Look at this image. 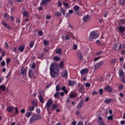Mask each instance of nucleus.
I'll list each match as a JSON object with an SVG mask.
<instances>
[{
	"label": "nucleus",
	"instance_id": "obj_1",
	"mask_svg": "<svg viewBox=\"0 0 125 125\" xmlns=\"http://www.w3.org/2000/svg\"><path fill=\"white\" fill-rule=\"evenodd\" d=\"M50 75L52 78L57 77L59 75V68L58 64L56 63H52L50 67Z\"/></svg>",
	"mask_w": 125,
	"mask_h": 125
},
{
	"label": "nucleus",
	"instance_id": "obj_2",
	"mask_svg": "<svg viewBox=\"0 0 125 125\" xmlns=\"http://www.w3.org/2000/svg\"><path fill=\"white\" fill-rule=\"evenodd\" d=\"M53 101L51 99H49L45 105L48 113L49 115L52 114V111L58 107V105L56 104L52 105L51 108L50 107L52 104Z\"/></svg>",
	"mask_w": 125,
	"mask_h": 125
},
{
	"label": "nucleus",
	"instance_id": "obj_3",
	"mask_svg": "<svg viewBox=\"0 0 125 125\" xmlns=\"http://www.w3.org/2000/svg\"><path fill=\"white\" fill-rule=\"evenodd\" d=\"M99 37V35L95 32L92 31L90 33L89 40L91 42H93L94 40L97 39Z\"/></svg>",
	"mask_w": 125,
	"mask_h": 125
},
{
	"label": "nucleus",
	"instance_id": "obj_4",
	"mask_svg": "<svg viewBox=\"0 0 125 125\" xmlns=\"http://www.w3.org/2000/svg\"><path fill=\"white\" fill-rule=\"evenodd\" d=\"M103 65V62H98L96 63L95 65H94V69L97 70L99 69L100 67H102Z\"/></svg>",
	"mask_w": 125,
	"mask_h": 125
},
{
	"label": "nucleus",
	"instance_id": "obj_5",
	"mask_svg": "<svg viewBox=\"0 0 125 125\" xmlns=\"http://www.w3.org/2000/svg\"><path fill=\"white\" fill-rule=\"evenodd\" d=\"M88 72H89V70L88 68H83V69H81L80 71V73L82 75V76H83L88 73Z\"/></svg>",
	"mask_w": 125,
	"mask_h": 125
},
{
	"label": "nucleus",
	"instance_id": "obj_6",
	"mask_svg": "<svg viewBox=\"0 0 125 125\" xmlns=\"http://www.w3.org/2000/svg\"><path fill=\"white\" fill-rule=\"evenodd\" d=\"M98 124L99 125H106L105 123L102 121V118L100 116L98 117Z\"/></svg>",
	"mask_w": 125,
	"mask_h": 125
},
{
	"label": "nucleus",
	"instance_id": "obj_7",
	"mask_svg": "<svg viewBox=\"0 0 125 125\" xmlns=\"http://www.w3.org/2000/svg\"><path fill=\"white\" fill-rule=\"evenodd\" d=\"M1 23L5 28H7L8 30H10L11 28L10 26L4 21H1Z\"/></svg>",
	"mask_w": 125,
	"mask_h": 125
},
{
	"label": "nucleus",
	"instance_id": "obj_8",
	"mask_svg": "<svg viewBox=\"0 0 125 125\" xmlns=\"http://www.w3.org/2000/svg\"><path fill=\"white\" fill-rule=\"evenodd\" d=\"M68 76V71L67 70H66L65 69L63 70V71L62 73V76L63 78H66Z\"/></svg>",
	"mask_w": 125,
	"mask_h": 125
},
{
	"label": "nucleus",
	"instance_id": "obj_9",
	"mask_svg": "<svg viewBox=\"0 0 125 125\" xmlns=\"http://www.w3.org/2000/svg\"><path fill=\"white\" fill-rule=\"evenodd\" d=\"M104 90L108 92H111L112 91V89L110 86H106L104 87Z\"/></svg>",
	"mask_w": 125,
	"mask_h": 125
},
{
	"label": "nucleus",
	"instance_id": "obj_10",
	"mask_svg": "<svg viewBox=\"0 0 125 125\" xmlns=\"http://www.w3.org/2000/svg\"><path fill=\"white\" fill-rule=\"evenodd\" d=\"M118 31L120 32L121 33H123L125 31V27L120 26L118 28Z\"/></svg>",
	"mask_w": 125,
	"mask_h": 125
},
{
	"label": "nucleus",
	"instance_id": "obj_11",
	"mask_svg": "<svg viewBox=\"0 0 125 125\" xmlns=\"http://www.w3.org/2000/svg\"><path fill=\"white\" fill-rule=\"evenodd\" d=\"M118 74H119V77H123L124 76L125 73L124 72V70L123 69H120L119 71H118Z\"/></svg>",
	"mask_w": 125,
	"mask_h": 125
},
{
	"label": "nucleus",
	"instance_id": "obj_12",
	"mask_svg": "<svg viewBox=\"0 0 125 125\" xmlns=\"http://www.w3.org/2000/svg\"><path fill=\"white\" fill-rule=\"evenodd\" d=\"M13 110H14V107L12 106H9L7 107L6 108V110L9 113L12 112Z\"/></svg>",
	"mask_w": 125,
	"mask_h": 125
},
{
	"label": "nucleus",
	"instance_id": "obj_13",
	"mask_svg": "<svg viewBox=\"0 0 125 125\" xmlns=\"http://www.w3.org/2000/svg\"><path fill=\"white\" fill-rule=\"evenodd\" d=\"M90 20L89 17L88 16H85L83 18V21L84 22H86Z\"/></svg>",
	"mask_w": 125,
	"mask_h": 125
},
{
	"label": "nucleus",
	"instance_id": "obj_14",
	"mask_svg": "<svg viewBox=\"0 0 125 125\" xmlns=\"http://www.w3.org/2000/svg\"><path fill=\"white\" fill-rule=\"evenodd\" d=\"M50 1V0H42V1L41 4L42 5H44L46 4Z\"/></svg>",
	"mask_w": 125,
	"mask_h": 125
},
{
	"label": "nucleus",
	"instance_id": "obj_15",
	"mask_svg": "<svg viewBox=\"0 0 125 125\" xmlns=\"http://www.w3.org/2000/svg\"><path fill=\"white\" fill-rule=\"evenodd\" d=\"M78 57L79 60H82L83 59V56L81 52H79V53H78Z\"/></svg>",
	"mask_w": 125,
	"mask_h": 125
},
{
	"label": "nucleus",
	"instance_id": "obj_16",
	"mask_svg": "<svg viewBox=\"0 0 125 125\" xmlns=\"http://www.w3.org/2000/svg\"><path fill=\"white\" fill-rule=\"evenodd\" d=\"M83 103L84 101L83 100L81 101L80 104H78L77 108L80 109L83 106Z\"/></svg>",
	"mask_w": 125,
	"mask_h": 125
},
{
	"label": "nucleus",
	"instance_id": "obj_17",
	"mask_svg": "<svg viewBox=\"0 0 125 125\" xmlns=\"http://www.w3.org/2000/svg\"><path fill=\"white\" fill-rule=\"evenodd\" d=\"M77 96V94H76V93L71 92V93L69 94V96H70V97L71 99L76 97Z\"/></svg>",
	"mask_w": 125,
	"mask_h": 125
},
{
	"label": "nucleus",
	"instance_id": "obj_18",
	"mask_svg": "<svg viewBox=\"0 0 125 125\" xmlns=\"http://www.w3.org/2000/svg\"><path fill=\"white\" fill-rule=\"evenodd\" d=\"M28 74H29V77L31 78H32L34 75V74L32 70H31V69H29Z\"/></svg>",
	"mask_w": 125,
	"mask_h": 125
},
{
	"label": "nucleus",
	"instance_id": "obj_19",
	"mask_svg": "<svg viewBox=\"0 0 125 125\" xmlns=\"http://www.w3.org/2000/svg\"><path fill=\"white\" fill-rule=\"evenodd\" d=\"M75 84V81H72V80H69L68 81V85L70 86H74Z\"/></svg>",
	"mask_w": 125,
	"mask_h": 125
},
{
	"label": "nucleus",
	"instance_id": "obj_20",
	"mask_svg": "<svg viewBox=\"0 0 125 125\" xmlns=\"http://www.w3.org/2000/svg\"><path fill=\"white\" fill-rule=\"evenodd\" d=\"M112 99H106L105 100H104V103L106 104H110L112 102Z\"/></svg>",
	"mask_w": 125,
	"mask_h": 125
},
{
	"label": "nucleus",
	"instance_id": "obj_21",
	"mask_svg": "<svg viewBox=\"0 0 125 125\" xmlns=\"http://www.w3.org/2000/svg\"><path fill=\"white\" fill-rule=\"evenodd\" d=\"M24 47L23 45H21L19 47L18 49L21 52H22L24 50Z\"/></svg>",
	"mask_w": 125,
	"mask_h": 125
},
{
	"label": "nucleus",
	"instance_id": "obj_22",
	"mask_svg": "<svg viewBox=\"0 0 125 125\" xmlns=\"http://www.w3.org/2000/svg\"><path fill=\"white\" fill-rule=\"evenodd\" d=\"M96 43L97 45H98L99 46H102L104 45V43H102V42H101L99 40H97Z\"/></svg>",
	"mask_w": 125,
	"mask_h": 125
},
{
	"label": "nucleus",
	"instance_id": "obj_23",
	"mask_svg": "<svg viewBox=\"0 0 125 125\" xmlns=\"http://www.w3.org/2000/svg\"><path fill=\"white\" fill-rule=\"evenodd\" d=\"M23 17H29L28 12L26 11H24L22 12Z\"/></svg>",
	"mask_w": 125,
	"mask_h": 125
},
{
	"label": "nucleus",
	"instance_id": "obj_24",
	"mask_svg": "<svg viewBox=\"0 0 125 125\" xmlns=\"http://www.w3.org/2000/svg\"><path fill=\"white\" fill-rule=\"evenodd\" d=\"M34 117H35L36 120L41 119L42 118V116L40 115H34Z\"/></svg>",
	"mask_w": 125,
	"mask_h": 125
},
{
	"label": "nucleus",
	"instance_id": "obj_25",
	"mask_svg": "<svg viewBox=\"0 0 125 125\" xmlns=\"http://www.w3.org/2000/svg\"><path fill=\"white\" fill-rule=\"evenodd\" d=\"M0 89L4 92L6 90L5 86H4V85H0Z\"/></svg>",
	"mask_w": 125,
	"mask_h": 125
},
{
	"label": "nucleus",
	"instance_id": "obj_26",
	"mask_svg": "<svg viewBox=\"0 0 125 125\" xmlns=\"http://www.w3.org/2000/svg\"><path fill=\"white\" fill-rule=\"evenodd\" d=\"M35 121H36V119H35V118L34 117V116L33 115L30 119V123H33L34 122H35Z\"/></svg>",
	"mask_w": 125,
	"mask_h": 125
},
{
	"label": "nucleus",
	"instance_id": "obj_27",
	"mask_svg": "<svg viewBox=\"0 0 125 125\" xmlns=\"http://www.w3.org/2000/svg\"><path fill=\"white\" fill-rule=\"evenodd\" d=\"M35 121H36V119H35V118L34 117V116L33 115L30 119V123H33L34 122H35Z\"/></svg>",
	"mask_w": 125,
	"mask_h": 125
},
{
	"label": "nucleus",
	"instance_id": "obj_28",
	"mask_svg": "<svg viewBox=\"0 0 125 125\" xmlns=\"http://www.w3.org/2000/svg\"><path fill=\"white\" fill-rule=\"evenodd\" d=\"M61 15H62L61 12H58V11L56 12L55 13V14H54V16H55V17H59V16H60Z\"/></svg>",
	"mask_w": 125,
	"mask_h": 125
},
{
	"label": "nucleus",
	"instance_id": "obj_29",
	"mask_svg": "<svg viewBox=\"0 0 125 125\" xmlns=\"http://www.w3.org/2000/svg\"><path fill=\"white\" fill-rule=\"evenodd\" d=\"M39 100H40V101L41 103L42 104H44V101H43V97L40 95L39 97Z\"/></svg>",
	"mask_w": 125,
	"mask_h": 125
},
{
	"label": "nucleus",
	"instance_id": "obj_30",
	"mask_svg": "<svg viewBox=\"0 0 125 125\" xmlns=\"http://www.w3.org/2000/svg\"><path fill=\"white\" fill-rule=\"evenodd\" d=\"M125 4V0H119V5L122 6Z\"/></svg>",
	"mask_w": 125,
	"mask_h": 125
},
{
	"label": "nucleus",
	"instance_id": "obj_31",
	"mask_svg": "<svg viewBox=\"0 0 125 125\" xmlns=\"http://www.w3.org/2000/svg\"><path fill=\"white\" fill-rule=\"evenodd\" d=\"M63 4L64 5V7L65 8H67V9H69L70 8V6L68 4V3L66 2H63Z\"/></svg>",
	"mask_w": 125,
	"mask_h": 125
},
{
	"label": "nucleus",
	"instance_id": "obj_32",
	"mask_svg": "<svg viewBox=\"0 0 125 125\" xmlns=\"http://www.w3.org/2000/svg\"><path fill=\"white\" fill-rule=\"evenodd\" d=\"M26 72L25 68L22 67L21 69V75H24Z\"/></svg>",
	"mask_w": 125,
	"mask_h": 125
},
{
	"label": "nucleus",
	"instance_id": "obj_33",
	"mask_svg": "<svg viewBox=\"0 0 125 125\" xmlns=\"http://www.w3.org/2000/svg\"><path fill=\"white\" fill-rule=\"evenodd\" d=\"M64 62L63 61H61L60 63L59 64V66L62 69L63 68Z\"/></svg>",
	"mask_w": 125,
	"mask_h": 125
},
{
	"label": "nucleus",
	"instance_id": "obj_34",
	"mask_svg": "<svg viewBox=\"0 0 125 125\" xmlns=\"http://www.w3.org/2000/svg\"><path fill=\"white\" fill-rule=\"evenodd\" d=\"M61 11L62 13L63 16L65 15L66 10L63 7L61 8Z\"/></svg>",
	"mask_w": 125,
	"mask_h": 125
},
{
	"label": "nucleus",
	"instance_id": "obj_35",
	"mask_svg": "<svg viewBox=\"0 0 125 125\" xmlns=\"http://www.w3.org/2000/svg\"><path fill=\"white\" fill-rule=\"evenodd\" d=\"M125 48V45L123 44H121L118 47V49L120 50L122 49H124Z\"/></svg>",
	"mask_w": 125,
	"mask_h": 125
},
{
	"label": "nucleus",
	"instance_id": "obj_36",
	"mask_svg": "<svg viewBox=\"0 0 125 125\" xmlns=\"http://www.w3.org/2000/svg\"><path fill=\"white\" fill-rule=\"evenodd\" d=\"M112 49H113V50H120V49H119V48H118L117 44H114V46H113V47H112Z\"/></svg>",
	"mask_w": 125,
	"mask_h": 125
},
{
	"label": "nucleus",
	"instance_id": "obj_37",
	"mask_svg": "<svg viewBox=\"0 0 125 125\" xmlns=\"http://www.w3.org/2000/svg\"><path fill=\"white\" fill-rule=\"evenodd\" d=\"M53 60L55 61H59L61 60V59L58 57V56H56V57H54Z\"/></svg>",
	"mask_w": 125,
	"mask_h": 125
},
{
	"label": "nucleus",
	"instance_id": "obj_38",
	"mask_svg": "<svg viewBox=\"0 0 125 125\" xmlns=\"http://www.w3.org/2000/svg\"><path fill=\"white\" fill-rule=\"evenodd\" d=\"M80 9L79 6V5H75L74 7V9L75 11H78Z\"/></svg>",
	"mask_w": 125,
	"mask_h": 125
},
{
	"label": "nucleus",
	"instance_id": "obj_39",
	"mask_svg": "<svg viewBox=\"0 0 125 125\" xmlns=\"http://www.w3.org/2000/svg\"><path fill=\"white\" fill-rule=\"evenodd\" d=\"M80 92L83 93L84 92V87L83 86H82V87L79 89Z\"/></svg>",
	"mask_w": 125,
	"mask_h": 125
},
{
	"label": "nucleus",
	"instance_id": "obj_40",
	"mask_svg": "<svg viewBox=\"0 0 125 125\" xmlns=\"http://www.w3.org/2000/svg\"><path fill=\"white\" fill-rule=\"evenodd\" d=\"M34 45V42L33 41H31L29 44L30 47L33 48Z\"/></svg>",
	"mask_w": 125,
	"mask_h": 125
},
{
	"label": "nucleus",
	"instance_id": "obj_41",
	"mask_svg": "<svg viewBox=\"0 0 125 125\" xmlns=\"http://www.w3.org/2000/svg\"><path fill=\"white\" fill-rule=\"evenodd\" d=\"M43 44L45 46H47L49 44V42H48V41L44 40Z\"/></svg>",
	"mask_w": 125,
	"mask_h": 125
},
{
	"label": "nucleus",
	"instance_id": "obj_42",
	"mask_svg": "<svg viewBox=\"0 0 125 125\" xmlns=\"http://www.w3.org/2000/svg\"><path fill=\"white\" fill-rule=\"evenodd\" d=\"M31 114H32V112H27V113L26 114V116L27 117V118H29L30 117V116L31 115Z\"/></svg>",
	"mask_w": 125,
	"mask_h": 125
},
{
	"label": "nucleus",
	"instance_id": "obj_43",
	"mask_svg": "<svg viewBox=\"0 0 125 125\" xmlns=\"http://www.w3.org/2000/svg\"><path fill=\"white\" fill-rule=\"evenodd\" d=\"M59 95H60V93L59 92H57L55 94V95H54V97L55 98H57L59 97Z\"/></svg>",
	"mask_w": 125,
	"mask_h": 125
},
{
	"label": "nucleus",
	"instance_id": "obj_44",
	"mask_svg": "<svg viewBox=\"0 0 125 125\" xmlns=\"http://www.w3.org/2000/svg\"><path fill=\"white\" fill-rule=\"evenodd\" d=\"M57 53L58 54H60L62 53V49L60 48H59L57 50Z\"/></svg>",
	"mask_w": 125,
	"mask_h": 125
},
{
	"label": "nucleus",
	"instance_id": "obj_45",
	"mask_svg": "<svg viewBox=\"0 0 125 125\" xmlns=\"http://www.w3.org/2000/svg\"><path fill=\"white\" fill-rule=\"evenodd\" d=\"M21 22V20H20V18H17L16 19V23H20Z\"/></svg>",
	"mask_w": 125,
	"mask_h": 125
},
{
	"label": "nucleus",
	"instance_id": "obj_46",
	"mask_svg": "<svg viewBox=\"0 0 125 125\" xmlns=\"http://www.w3.org/2000/svg\"><path fill=\"white\" fill-rule=\"evenodd\" d=\"M103 91H104L103 89H99V93H100V95L103 94Z\"/></svg>",
	"mask_w": 125,
	"mask_h": 125
},
{
	"label": "nucleus",
	"instance_id": "obj_47",
	"mask_svg": "<svg viewBox=\"0 0 125 125\" xmlns=\"http://www.w3.org/2000/svg\"><path fill=\"white\" fill-rule=\"evenodd\" d=\"M35 108V106L33 105L32 106H30L29 107V110L30 111H33Z\"/></svg>",
	"mask_w": 125,
	"mask_h": 125
},
{
	"label": "nucleus",
	"instance_id": "obj_48",
	"mask_svg": "<svg viewBox=\"0 0 125 125\" xmlns=\"http://www.w3.org/2000/svg\"><path fill=\"white\" fill-rule=\"evenodd\" d=\"M10 19L11 20L12 22L15 21L14 17L13 16H11L10 17Z\"/></svg>",
	"mask_w": 125,
	"mask_h": 125
},
{
	"label": "nucleus",
	"instance_id": "obj_49",
	"mask_svg": "<svg viewBox=\"0 0 125 125\" xmlns=\"http://www.w3.org/2000/svg\"><path fill=\"white\" fill-rule=\"evenodd\" d=\"M15 113L18 114L19 113V110H18V108L17 107L15 108Z\"/></svg>",
	"mask_w": 125,
	"mask_h": 125
},
{
	"label": "nucleus",
	"instance_id": "obj_50",
	"mask_svg": "<svg viewBox=\"0 0 125 125\" xmlns=\"http://www.w3.org/2000/svg\"><path fill=\"white\" fill-rule=\"evenodd\" d=\"M4 80L3 76H0V84L2 83V82Z\"/></svg>",
	"mask_w": 125,
	"mask_h": 125
},
{
	"label": "nucleus",
	"instance_id": "obj_51",
	"mask_svg": "<svg viewBox=\"0 0 125 125\" xmlns=\"http://www.w3.org/2000/svg\"><path fill=\"white\" fill-rule=\"evenodd\" d=\"M11 14H12V13H13V12H14V11H15V10H16L15 7L13 6V7L11 8Z\"/></svg>",
	"mask_w": 125,
	"mask_h": 125
},
{
	"label": "nucleus",
	"instance_id": "obj_52",
	"mask_svg": "<svg viewBox=\"0 0 125 125\" xmlns=\"http://www.w3.org/2000/svg\"><path fill=\"white\" fill-rule=\"evenodd\" d=\"M101 59V57H97V58H95L94 59V62H96L98 60H99V59Z\"/></svg>",
	"mask_w": 125,
	"mask_h": 125
},
{
	"label": "nucleus",
	"instance_id": "obj_53",
	"mask_svg": "<svg viewBox=\"0 0 125 125\" xmlns=\"http://www.w3.org/2000/svg\"><path fill=\"white\" fill-rule=\"evenodd\" d=\"M107 119L108 120H113V116H109L107 117Z\"/></svg>",
	"mask_w": 125,
	"mask_h": 125
},
{
	"label": "nucleus",
	"instance_id": "obj_54",
	"mask_svg": "<svg viewBox=\"0 0 125 125\" xmlns=\"http://www.w3.org/2000/svg\"><path fill=\"white\" fill-rule=\"evenodd\" d=\"M11 60L10 59H6V64L8 65L9 64V63L10 62Z\"/></svg>",
	"mask_w": 125,
	"mask_h": 125
},
{
	"label": "nucleus",
	"instance_id": "obj_55",
	"mask_svg": "<svg viewBox=\"0 0 125 125\" xmlns=\"http://www.w3.org/2000/svg\"><path fill=\"white\" fill-rule=\"evenodd\" d=\"M116 61H117L116 59H112V60H111V62H112V63H115Z\"/></svg>",
	"mask_w": 125,
	"mask_h": 125
},
{
	"label": "nucleus",
	"instance_id": "obj_56",
	"mask_svg": "<svg viewBox=\"0 0 125 125\" xmlns=\"http://www.w3.org/2000/svg\"><path fill=\"white\" fill-rule=\"evenodd\" d=\"M85 86L87 87H90L91 86V84L90 83H86Z\"/></svg>",
	"mask_w": 125,
	"mask_h": 125
},
{
	"label": "nucleus",
	"instance_id": "obj_57",
	"mask_svg": "<svg viewBox=\"0 0 125 125\" xmlns=\"http://www.w3.org/2000/svg\"><path fill=\"white\" fill-rule=\"evenodd\" d=\"M78 48V46L76 44H74L73 46V50H76Z\"/></svg>",
	"mask_w": 125,
	"mask_h": 125
},
{
	"label": "nucleus",
	"instance_id": "obj_58",
	"mask_svg": "<svg viewBox=\"0 0 125 125\" xmlns=\"http://www.w3.org/2000/svg\"><path fill=\"white\" fill-rule=\"evenodd\" d=\"M51 16L49 15H47L46 17V20H49V19H51Z\"/></svg>",
	"mask_w": 125,
	"mask_h": 125
},
{
	"label": "nucleus",
	"instance_id": "obj_59",
	"mask_svg": "<svg viewBox=\"0 0 125 125\" xmlns=\"http://www.w3.org/2000/svg\"><path fill=\"white\" fill-rule=\"evenodd\" d=\"M36 67V64L35 63H32V65H31V68L33 69L35 68Z\"/></svg>",
	"mask_w": 125,
	"mask_h": 125
},
{
	"label": "nucleus",
	"instance_id": "obj_60",
	"mask_svg": "<svg viewBox=\"0 0 125 125\" xmlns=\"http://www.w3.org/2000/svg\"><path fill=\"white\" fill-rule=\"evenodd\" d=\"M60 90V88L59 86V85H57L56 86V91H59Z\"/></svg>",
	"mask_w": 125,
	"mask_h": 125
},
{
	"label": "nucleus",
	"instance_id": "obj_61",
	"mask_svg": "<svg viewBox=\"0 0 125 125\" xmlns=\"http://www.w3.org/2000/svg\"><path fill=\"white\" fill-rule=\"evenodd\" d=\"M62 5V4L61 1H58V7H61Z\"/></svg>",
	"mask_w": 125,
	"mask_h": 125
},
{
	"label": "nucleus",
	"instance_id": "obj_62",
	"mask_svg": "<svg viewBox=\"0 0 125 125\" xmlns=\"http://www.w3.org/2000/svg\"><path fill=\"white\" fill-rule=\"evenodd\" d=\"M8 47H9V46H8L7 42H5V47L7 49H8Z\"/></svg>",
	"mask_w": 125,
	"mask_h": 125
},
{
	"label": "nucleus",
	"instance_id": "obj_63",
	"mask_svg": "<svg viewBox=\"0 0 125 125\" xmlns=\"http://www.w3.org/2000/svg\"><path fill=\"white\" fill-rule=\"evenodd\" d=\"M121 81H122V82L125 83V77H122V79H121Z\"/></svg>",
	"mask_w": 125,
	"mask_h": 125
},
{
	"label": "nucleus",
	"instance_id": "obj_64",
	"mask_svg": "<svg viewBox=\"0 0 125 125\" xmlns=\"http://www.w3.org/2000/svg\"><path fill=\"white\" fill-rule=\"evenodd\" d=\"M83 123L82 122H79L78 124V125H83Z\"/></svg>",
	"mask_w": 125,
	"mask_h": 125
}]
</instances>
